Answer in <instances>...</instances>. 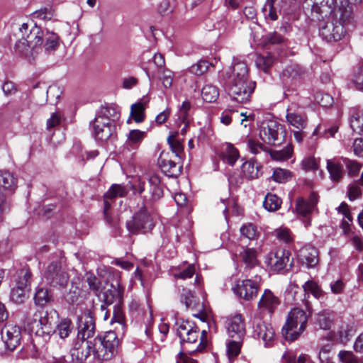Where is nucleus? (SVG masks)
Here are the masks:
<instances>
[{"label":"nucleus","mask_w":363,"mask_h":363,"mask_svg":"<svg viewBox=\"0 0 363 363\" xmlns=\"http://www.w3.org/2000/svg\"><path fill=\"white\" fill-rule=\"evenodd\" d=\"M128 194L127 189L121 184H112L104 194L106 199L113 200L117 197H123Z\"/></svg>","instance_id":"obj_39"},{"label":"nucleus","mask_w":363,"mask_h":363,"mask_svg":"<svg viewBox=\"0 0 363 363\" xmlns=\"http://www.w3.org/2000/svg\"><path fill=\"white\" fill-rule=\"evenodd\" d=\"M239 255L247 268L252 269L258 264L257 252L255 248L242 247Z\"/></svg>","instance_id":"obj_27"},{"label":"nucleus","mask_w":363,"mask_h":363,"mask_svg":"<svg viewBox=\"0 0 363 363\" xmlns=\"http://www.w3.org/2000/svg\"><path fill=\"white\" fill-rule=\"evenodd\" d=\"M145 136V132L140 130H130L128 134L126 141L123 146V151L127 150L128 152H130L136 150L144 139Z\"/></svg>","instance_id":"obj_25"},{"label":"nucleus","mask_w":363,"mask_h":363,"mask_svg":"<svg viewBox=\"0 0 363 363\" xmlns=\"http://www.w3.org/2000/svg\"><path fill=\"white\" fill-rule=\"evenodd\" d=\"M176 325L177 326V335L180 339L184 338L186 333L191 331L195 327L194 323L184 320H178Z\"/></svg>","instance_id":"obj_47"},{"label":"nucleus","mask_w":363,"mask_h":363,"mask_svg":"<svg viewBox=\"0 0 363 363\" xmlns=\"http://www.w3.org/2000/svg\"><path fill=\"white\" fill-rule=\"evenodd\" d=\"M354 335V330L352 326L347 325L342 327L339 331V338L342 343L346 344Z\"/></svg>","instance_id":"obj_58"},{"label":"nucleus","mask_w":363,"mask_h":363,"mask_svg":"<svg viewBox=\"0 0 363 363\" xmlns=\"http://www.w3.org/2000/svg\"><path fill=\"white\" fill-rule=\"evenodd\" d=\"M49 359L48 363H65V351L61 346L52 345L48 349Z\"/></svg>","instance_id":"obj_32"},{"label":"nucleus","mask_w":363,"mask_h":363,"mask_svg":"<svg viewBox=\"0 0 363 363\" xmlns=\"http://www.w3.org/2000/svg\"><path fill=\"white\" fill-rule=\"evenodd\" d=\"M238 157L239 152L233 145L225 143L223 145L220 158L224 162L233 166Z\"/></svg>","instance_id":"obj_26"},{"label":"nucleus","mask_w":363,"mask_h":363,"mask_svg":"<svg viewBox=\"0 0 363 363\" xmlns=\"http://www.w3.org/2000/svg\"><path fill=\"white\" fill-rule=\"evenodd\" d=\"M279 304V298L269 289H265L258 302V308L262 312L272 314Z\"/></svg>","instance_id":"obj_20"},{"label":"nucleus","mask_w":363,"mask_h":363,"mask_svg":"<svg viewBox=\"0 0 363 363\" xmlns=\"http://www.w3.org/2000/svg\"><path fill=\"white\" fill-rule=\"evenodd\" d=\"M228 94L238 104L249 102L255 89V82L248 79L247 65L238 62L233 65L228 82Z\"/></svg>","instance_id":"obj_3"},{"label":"nucleus","mask_w":363,"mask_h":363,"mask_svg":"<svg viewBox=\"0 0 363 363\" xmlns=\"http://www.w3.org/2000/svg\"><path fill=\"white\" fill-rule=\"evenodd\" d=\"M333 315L324 311L318 313L315 323L323 330H329L333 325Z\"/></svg>","instance_id":"obj_36"},{"label":"nucleus","mask_w":363,"mask_h":363,"mask_svg":"<svg viewBox=\"0 0 363 363\" xmlns=\"http://www.w3.org/2000/svg\"><path fill=\"white\" fill-rule=\"evenodd\" d=\"M17 186V180L9 172H0V194H3L2 189L13 191ZM5 196V194H4Z\"/></svg>","instance_id":"obj_31"},{"label":"nucleus","mask_w":363,"mask_h":363,"mask_svg":"<svg viewBox=\"0 0 363 363\" xmlns=\"http://www.w3.org/2000/svg\"><path fill=\"white\" fill-rule=\"evenodd\" d=\"M281 129L280 125L274 121H263L260 126L259 137L269 145H276L281 142L279 138Z\"/></svg>","instance_id":"obj_14"},{"label":"nucleus","mask_w":363,"mask_h":363,"mask_svg":"<svg viewBox=\"0 0 363 363\" xmlns=\"http://www.w3.org/2000/svg\"><path fill=\"white\" fill-rule=\"evenodd\" d=\"M86 282L89 285V288L91 291H92L96 296H100L99 294L101 289V281L98 279V278L92 274H86Z\"/></svg>","instance_id":"obj_56"},{"label":"nucleus","mask_w":363,"mask_h":363,"mask_svg":"<svg viewBox=\"0 0 363 363\" xmlns=\"http://www.w3.org/2000/svg\"><path fill=\"white\" fill-rule=\"evenodd\" d=\"M276 0H267L266 3L262 8L266 18H269L272 21H276L278 18L276 9L274 6Z\"/></svg>","instance_id":"obj_52"},{"label":"nucleus","mask_w":363,"mask_h":363,"mask_svg":"<svg viewBox=\"0 0 363 363\" xmlns=\"http://www.w3.org/2000/svg\"><path fill=\"white\" fill-rule=\"evenodd\" d=\"M339 1L337 0H306L304 6L311 7V15L319 20L320 18L334 13L335 8L338 7Z\"/></svg>","instance_id":"obj_8"},{"label":"nucleus","mask_w":363,"mask_h":363,"mask_svg":"<svg viewBox=\"0 0 363 363\" xmlns=\"http://www.w3.org/2000/svg\"><path fill=\"white\" fill-rule=\"evenodd\" d=\"M131 189L133 194H138L140 196L145 204L157 201L163 196L160 179L155 174H145L138 177L131 184Z\"/></svg>","instance_id":"obj_5"},{"label":"nucleus","mask_w":363,"mask_h":363,"mask_svg":"<svg viewBox=\"0 0 363 363\" xmlns=\"http://www.w3.org/2000/svg\"><path fill=\"white\" fill-rule=\"evenodd\" d=\"M31 272L29 269H21L18 273V278L16 281V286L20 288L28 290V286L31 280Z\"/></svg>","instance_id":"obj_45"},{"label":"nucleus","mask_w":363,"mask_h":363,"mask_svg":"<svg viewBox=\"0 0 363 363\" xmlns=\"http://www.w3.org/2000/svg\"><path fill=\"white\" fill-rule=\"evenodd\" d=\"M20 32L22 36L16 43L15 50L28 59H34L43 49L45 53L52 54L60 47V39L57 33L43 30L36 25L29 28L28 23H23Z\"/></svg>","instance_id":"obj_1"},{"label":"nucleus","mask_w":363,"mask_h":363,"mask_svg":"<svg viewBox=\"0 0 363 363\" xmlns=\"http://www.w3.org/2000/svg\"><path fill=\"white\" fill-rule=\"evenodd\" d=\"M145 103L139 101L130 107V115L136 123H141L145 118Z\"/></svg>","instance_id":"obj_43"},{"label":"nucleus","mask_w":363,"mask_h":363,"mask_svg":"<svg viewBox=\"0 0 363 363\" xmlns=\"http://www.w3.org/2000/svg\"><path fill=\"white\" fill-rule=\"evenodd\" d=\"M211 64L206 60H200L197 63L193 65L189 68V71L190 73L196 75L201 76L206 73Z\"/></svg>","instance_id":"obj_46"},{"label":"nucleus","mask_w":363,"mask_h":363,"mask_svg":"<svg viewBox=\"0 0 363 363\" xmlns=\"http://www.w3.org/2000/svg\"><path fill=\"white\" fill-rule=\"evenodd\" d=\"M253 334L261 339L265 346H271L275 338V332L272 325L262 320H258L254 325Z\"/></svg>","instance_id":"obj_18"},{"label":"nucleus","mask_w":363,"mask_h":363,"mask_svg":"<svg viewBox=\"0 0 363 363\" xmlns=\"http://www.w3.org/2000/svg\"><path fill=\"white\" fill-rule=\"evenodd\" d=\"M303 73V71L297 65H289L286 67L283 71V74L284 76L291 77L293 78L301 76Z\"/></svg>","instance_id":"obj_62"},{"label":"nucleus","mask_w":363,"mask_h":363,"mask_svg":"<svg viewBox=\"0 0 363 363\" xmlns=\"http://www.w3.org/2000/svg\"><path fill=\"white\" fill-rule=\"evenodd\" d=\"M290 253L289 251L278 250L269 252L265 259V264L270 270L279 272L286 268L289 262Z\"/></svg>","instance_id":"obj_15"},{"label":"nucleus","mask_w":363,"mask_h":363,"mask_svg":"<svg viewBox=\"0 0 363 363\" xmlns=\"http://www.w3.org/2000/svg\"><path fill=\"white\" fill-rule=\"evenodd\" d=\"M242 169L244 176L250 179H257L262 174L260 166L253 160L245 162Z\"/></svg>","instance_id":"obj_33"},{"label":"nucleus","mask_w":363,"mask_h":363,"mask_svg":"<svg viewBox=\"0 0 363 363\" xmlns=\"http://www.w3.org/2000/svg\"><path fill=\"white\" fill-rule=\"evenodd\" d=\"M318 201V196L315 192L310 194L308 199L303 198L296 199L295 209L297 214L303 218V223L306 227L311 225L309 215L315 208Z\"/></svg>","instance_id":"obj_10"},{"label":"nucleus","mask_w":363,"mask_h":363,"mask_svg":"<svg viewBox=\"0 0 363 363\" xmlns=\"http://www.w3.org/2000/svg\"><path fill=\"white\" fill-rule=\"evenodd\" d=\"M281 199L276 194L268 193L263 202L264 207L269 211H275L281 207Z\"/></svg>","instance_id":"obj_37"},{"label":"nucleus","mask_w":363,"mask_h":363,"mask_svg":"<svg viewBox=\"0 0 363 363\" xmlns=\"http://www.w3.org/2000/svg\"><path fill=\"white\" fill-rule=\"evenodd\" d=\"M284 361L282 363H311V359L307 355H300L297 359L294 357H287L286 354L283 355Z\"/></svg>","instance_id":"obj_64"},{"label":"nucleus","mask_w":363,"mask_h":363,"mask_svg":"<svg viewBox=\"0 0 363 363\" xmlns=\"http://www.w3.org/2000/svg\"><path fill=\"white\" fill-rule=\"evenodd\" d=\"M157 162L161 170L169 177H177L182 172L180 160L170 158L168 153L162 152Z\"/></svg>","instance_id":"obj_17"},{"label":"nucleus","mask_w":363,"mask_h":363,"mask_svg":"<svg viewBox=\"0 0 363 363\" xmlns=\"http://www.w3.org/2000/svg\"><path fill=\"white\" fill-rule=\"evenodd\" d=\"M303 287L305 292L311 293L316 298H320L323 296V291L313 281H306Z\"/></svg>","instance_id":"obj_49"},{"label":"nucleus","mask_w":363,"mask_h":363,"mask_svg":"<svg viewBox=\"0 0 363 363\" xmlns=\"http://www.w3.org/2000/svg\"><path fill=\"white\" fill-rule=\"evenodd\" d=\"M196 272L195 267L194 264H189L186 268L184 269H177L174 273V277L180 279H186L191 278Z\"/></svg>","instance_id":"obj_51"},{"label":"nucleus","mask_w":363,"mask_h":363,"mask_svg":"<svg viewBox=\"0 0 363 363\" xmlns=\"http://www.w3.org/2000/svg\"><path fill=\"white\" fill-rule=\"evenodd\" d=\"M298 106L296 104H291L286 110V118L287 123L298 130L306 128V118L296 112Z\"/></svg>","instance_id":"obj_22"},{"label":"nucleus","mask_w":363,"mask_h":363,"mask_svg":"<svg viewBox=\"0 0 363 363\" xmlns=\"http://www.w3.org/2000/svg\"><path fill=\"white\" fill-rule=\"evenodd\" d=\"M1 335L7 350L13 351L20 345L21 330L17 325L6 324L1 330Z\"/></svg>","instance_id":"obj_12"},{"label":"nucleus","mask_w":363,"mask_h":363,"mask_svg":"<svg viewBox=\"0 0 363 363\" xmlns=\"http://www.w3.org/2000/svg\"><path fill=\"white\" fill-rule=\"evenodd\" d=\"M201 96L205 101L208 103L213 102L218 98V89L215 86L206 84L201 90Z\"/></svg>","instance_id":"obj_38"},{"label":"nucleus","mask_w":363,"mask_h":363,"mask_svg":"<svg viewBox=\"0 0 363 363\" xmlns=\"http://www.w3.org/2000/svg\"><path fill=\"white\" fill-rule=\"evenodd\" d=\"M242 340L233 339L227 345V354L230 361L234 359L240 352Z\"/></svg>","instance_id":"obj_44"},{"label":"nucleus","mask_w":363,"mask_h":363,"mask_svg":"<svg viewBox=\"0 0 363 363\" xmlns=\"http://www.w3.org/2000/svg\"><path fill=\"white\" fill-rule=\"evenodd\" d=\"M298 257L308 268L314 267L318 262V250L312 246L302 247L299 251Z\"/></svg>","instance_id":"obj_24"},{"label":"nucleus","mask_w":363,"mask_h":363,"mask_svg":"<svg viewBox=\"0 0 363 363\" xmlns=\"http://www.w3.org/2000/svg\"><path fill=\"white\" fill-rule=\"evenodd\" d=\"M28 290L18 286L14 287L11 292V300L16 303H22L26 298Z\"/></svg>","instance_id":"obj_54"},{"label":"nucleus","mask_w":363,"mask_h":363,"mask_svg":"<svg viewBox=\"0 0 363 363\" xmlns=\"http://www.w3.org/2000/svg\"><path fill=\"white\" fill-rule=\"evenodd\" d=\"M34 300L37 305L43 306L52 301V295L48 289L39 287L35 294Z\"/></svg>","instance_id":"obj_40"},{"label":"nucleus","mask_w":363,"mask_h":363,"mask_svg":"<svg viewBox=\"0 0 363 363\" xmlns=\"http://www.w3.org/2000/svg\"><path fill=\"white\" fill-rule=\"evenodd\" d=\"M308 316L306 313L298 308L292 309L281 330L282 335L289 342L296 340L305 330Z\"/></svg>","instance_id":"obj_6"},{"label":"nucleus","mask_w":363,"mask_h":363,"mask_svg":"<svg viewBox=\"0 0 363 363\" xmlns=\"http://www.w3.org/2000/svg\"><path fill=\"white\" fill-rule=\"evenodd\" d=\"M258 280L260 277H255V280L247 279L241 281H238L233 288V291L241 298L246 301H251L255 298L258 294L259 285Z\"/></svg>","instance_id":"obj_11"},{"label":"nucleus","mask_w":363,"mask_h":363,"mask_svg":"<svg viewBox=\"0 0 363 363\" xmlns=\"http://www.w3.org/2000/svg\"><path fill=\"white\" fill-rule=\"evenodd\" d=\"M93 135L98 140H107L115 132L114 123L105 117H96L92 123Z\"/></svg>","instance_id":"obj_13"},{"label":"nucleus","mask_w":363,"mask_h":363,"mask_svg":"<svg viewBox=\"0 0 363 363\" xmlns=\"http://www.w3.org/2000/svg\"><path fill=\"white\" fill-rule=\"evenodd\" d=\"M350 127L352 130L359 134H363V109L353 108L351 111Z\"/></svg>","instance_id":"obj_30"},{"label":"nucleus","mask_w":363,"mask_h":363,"mask_svg":"<svg viewBox=\"0 0 363 363\" xmlns=\"http://www.w3.org/2000/svg\"><path fill=\"white\" fill-rule=\"evenodd\" d=\"M43 279L50 286L65 287L69 281V275L62 268L61 262L56 260L47 267L43 274Z\"/></svg>","instance_id":"obj_7"},{"label":"nucleus","mask_w":363,"mask_h":363,"mask_svg":"<svg viewBox=\"0 0 363 363\" xmlns=\"http://www.w3.org/2000/svg\"><path fill=\"white\" fill-rule=\"evenodd\" d=\"M338 358L342 363H359L357 357L351 351H340L338 354Z\"/></svg>","instance_id":"obj_59"},{"label":"nucleus","mask_w":363,"mask_h":363,"mask_svg":"<svg viewBox=\"0 0 363 363\" xmlns=\"http://www.w3.org/2000/svg\"><path fill=\"white\" fill-rule=\"evenodd\" d=\"M123 288L117 282L116 285L111 284L110 288L106 290L101 296V299L106 305L122 303Z\"/></svg>","instance_id":"obj_21"},{"label":"nucleus","mask_w":363,"mask_h":363,"mask_svg":"<svg viewBox=\"0 0 363 363\" xmlns=\"http://www.w3.org/2000/svg\"><path fill=\"white\" fill-rule=\"evenodd\" d=\"M97 117H105L109 119V121L113 123L120 118V113L113 107L102 108L100 114Z\"/></svg>","instance_id":"obj_48"},{"label":"nucleus","mask_w":363,"mask_h":363,"mask_svg":"<svg viewBox=\"0 0 363 363\" xmlns=\"http://www.w3.org/2000/svg\"><path fill=\"white\" fill-rule=\"evenodd\" d=\"M73 330V325L70 319L64 318L57 324L56 329L53 328V333H57L61 339L67 337Z\"/></svg>","instance_id":"obj_34"},{"label":"nucleus","mask_w":363,"mask_h":363,"mask_svg":"<svg viewBox=\"0 0 363 363\" xmlns=\"http://www.w3.org/2000/svg\"><path fill=\"white\" fill-rule=\"evenodd\" d=\"M285 38L277 32L269 33L264 38V45L284 44Z\"/></svg>","instance_id":"obj_50"},{"label":"nucleus","mask_w":363,"mask_h":363,"mask_svg":"<svg viewBox=\"0 0 363 363\" xmlns=\"http://www.w3.org/2000/svg\"><path fill=\"white\" fill-rule=\"evenodd\" d=\"M356 26L355 15L345 3L334 11L333 20L320 27V35L327 42H336L346 35L349 26Z\"/></svg>","instance_id":"obj_4"},{"label":"nucleus","mask_w":363,"mask_h":363,"mask_svg":"<svg viewBox=\"0 0 363 363\" xmlns=\"http://www.w3.org/2000/svg\"><path fill=\"white\" fill-rule=\"evenodd\" d=\"M178 132H174L169 135L167 138V143L169 145L172 153L174 154V157L177 160H181V154L183 152V145L182 143L177 139Z\"/></svg>","instance_id":"obj_35"},{"label":"nucleus","mask_w":363,"mask_h":363,"mask_svg":"<svg viewBox=\"0 0 363 363\" xmlns=\"http://www.w3.org/2000/svg\"><path fill=\"white\" fill-rule=\"evenodd\" d=\"M111 323H118L123 327L125 325V318L121 303L114 305Z\"/></svg>","instance_id":"obj_53"},{"label":"nucleus","mask_w":363,"mask_h":363,"mask_svg":"<svg viewBox=\"0 0 363 363\" xmlns=\"http://www.w3.org/2000/svg\"><path fill=\"white\" fill-rule=\"evenodd\" d=\"M119 340L115 332L108 331L104 336L92 340L77 343L72 351V361L68 363H84L91 353L98 360H109L118 353Z\"/></svg>","instance_id":"obj_2"},{"label":"nucleus","mask_w":363,"mask_h":363,"mask_svg":"<svg viewBox=\"0 0 363 363\" xmlns=\"http://www.w3.org/2000/svg\"><path fill=\"white\" fill-rule=\"evenodd\" d=\"M37 318H38L39 330L37 336H50L53 332L52 321L48 314L43 310L37 311Z\"/></svg>","instance_id":"obj_23"},{"label":"nucleus","mask_w":363,"mask_h":363,"mask_svg":"<svg viewBox=\"0 0 363 363\" xmlns=\"http://www.w3.org/2000/svg\"><path fill=\"white\" fill-rule=\"evenodd\" d=\"M174 73L169 69H164L160 78L162 84L165 89L170 88L172 85Z\"/></svg>","instance_id":"obj_60"},{"label":"nucleus","mask_w":363,"mask_h":363,"mask_svg":"<svg viewBox=\"0 0 363 363\" xmlns=\"http://www.w3.org/2000/svg\"><path fill=\"white\" fill-rule=\"evenodd\" d=\"M200 330L199 328L195 325V327L189 332H187L185 335L184 338L180 339L181 345L182 349L186 352H195V347L194 348H188V346L191 344H196L197 340L199 337Z\"/></svg>","instance_id":"obj_29"},{"label":"nucleus","mask_w":363,"mask_h":363,"mask_svg":"<svg viewBox=\"0 0 363 363\" xmlns=\"http://www.w3.org/2000/svg\"><path fill=\"white\" fill-rule=\"evenodd\" d=\"M95 322L90 313H85L79 320L78 337L85 340L94 336Z\"/></svg>","instance_id":"obj_19"},{"label":"nucleus","mask_w":363,"mask_h":363,"mask_svg":"<svg viewBox=\"0 0 363 363\" xmlns=\"http://www.w3.org/2000/svg\"><path fill=\"white\" fill-rule=\"evenodd\" d=\"M225 324L230 337L243 340L246 335V330L244 318L240 314L228 318Z\"/></svg>","instance_id":"obj_16"},{"label":"nucleus","mask_w":363,"mask_h":363,"mask_svg":"<svg viewBox=\"0 0 363 363\" xmlns=\"http://www.w3.org/2000/svg\"><path fill=\"white\" fill-rule=\"evenodd\" d=\"M240 231L242 237L250 240H257L259 235L256 225L250 223L243 225Z\"/></svg>","instance_id":"obj_41"},{"label":"nucleus","mask_w":363,"mask_h":363,"mask_svg":"<svg viewBox=\"0 0 363 363\" xmlns=\"http://www.w3.org/2000/svg\"><path fill=\"white\" fill-rule=\"evenodd\" d=\"M291 177V172L286 169L277 168L274 170L272 179L279 183H285Z\"/></svg>","instance_id":"obj_55"},{"label":"nucleus","mask_w":363,"mask_h":363,"mask_svg":"<svg viewBox=\"0 0 363 363\" xmlns=\"http://www.w3.org/2000/svg\"><path fill=\"white\" fill-rule=\"evenodd\" d=\"M126 226L130 233H136L140 230L147 232L151 230L154 227V223L144 207L126 223Z\"/></svg>","instance_id":"obj_9"},{"label":"nucleus","mask_w":363,"mask_h":363,"mask_svg":"<svg viewBox=\"0 0 363 363\" xmlns=\"http://www.w3.org/2000/svg\"><path fill=\"white\" fill-rule=\"evenodd\" d=\"M293 152V148L291 146H288L286 148L279 150L274 151L272 155L274 159L277 160H286L291 157Z\"/></svg>","instance_id":"obj_61"},{"label":"nucleus","mask_w":363,"mask_h":363,"mask_svg":"<svg viewBox=\"0 0 363 363\" xmlns=\"http://www.w3.org/2000/svg\"><path fill=\"white\" fill-rule=\"evenodd\" d=\"M343 165L342 162L334 160H327V169L333 182H339L342 179L345 174Z\"/></svg>","instance_id":"obj_28"},{"label":"nucleus","mask_w":363,"mask_h":363,"mask_svg":"<svg viewBox=\"0 0 363 363\" xmlns=\"http://www.w3.org/2000/svg\"><path fill=\"white\" fill-rule=\"evenodd\" d=\"M273 62V58L270 55L259 56L256 60L257 67L264 72L268 71V69L272 66Z\"/></svg>","instance_id":"obj_57"},{"label":"nucleus","mask_w":363,"mask_h":363,"mask_svg":"<svg viewBox=\"0 0 363 363\" xmlns=\"http://www.w3.org/2000/svg\"><path fill=\"white\" fill-rule=\"evenodd\" d=\"M341 160L350 177H354L359 174L362 167L359 162L347 157H342Z\"/></svg>","instance_id":"obj_42"},{"label":"nucleus","mask_w":363,"mask_h":363,"mask_svg":"<svg viewBox=\"0 0 363 363\" xmlns=\"http://www.w3.org/2000/svg\"><path fill=\"white\" fill-rule=\"evenodd\" d=\"M353 82L359 90H363V65L354 74Z\"/></svg>","instance_id":"obj_63"}]
</instances>
